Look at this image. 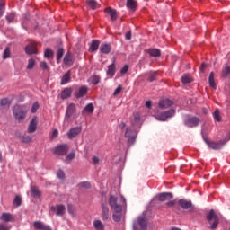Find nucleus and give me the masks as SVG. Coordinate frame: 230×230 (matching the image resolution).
<instances>
[{
  "label": "nucleus",
  "instance_id": "obj_1",
  "mask_svg": "<svg viewBox=\"0 0 230 230\" xmlns=\"http://www.w3.org/2000/svg\"><path fill=\"white\" fill-rule=\"evenodd\" d=\"M28 112V108L24 105L16 104L13 109V113L14 118L18 119V121H22L26 118V113Z\"/></svg>",
  "mask_w": 230,
  "mask_h": 230
},
{
  "label": "nucleus",
  "instance_id": "obj_2",
  "mask_svg": "<svg viewBox=\"0 0 230 230\" xmlns=\"http://www.w3.org/2000/svg\"><path fill=\"white\" fill-rule=\"evenodd\" d=\"M201 122L202 120L199 117L186 115L183 120V125H185V127H188L189 128H195L199 127Z\"/></svg>",
  "mask_w": 230,
  "mask_h": 230
},
{
  "label": "nucleus",
  "instance_id": "obj_3",
  "mask_svg": "<svg viewBox=\"0 0 230 230\" xmlns=\"http://www.w3.org/2000/svg\"><path fill=\"white\" fill-rule=\"evenodd\" d=\"M207 220L210 224V229H217L220 222V218L215 213V210H210L207 215Z\"/></svg>",
  "mask_w": 230,
  "mask_h": 230
},
{
  "label": "nucleus",
  "instance_id": "obj_4",
  "mask_svg": "<svg viewBox=\"0 0 230 230\" xmlns=\"http://www.w3.org/2000/svg\"><path fill=\"white\" fill-rule=\"evenodd\" d=\"M69 152V146L67 144L59 145L54 149L56 155H66Z\"/></svg>",
  "mask_w": 230,
  "mask_h": 230
},
{
  "label": "nucleus",
  "instance_id": "obj_5",
  "mask_svg": "<svg viewBox=\"0 0 230 230\" xmlns=\"http://www.w3.org/2000/svg\"><path fill=\"white\" fill-rule=\"evenodd\" d=\"M82 133V127H75L69 129L66 133L68 139H75V137H78Z\"/></svg>",
  "mask_w": 230,
  "mask_h": 230
},
{
  "label": "nucleus",
  "instance_id": "obj_6",
  "mask_svg": "<svg viewBox=\"0 0 230 230\" xmlns=\"http://www.w3.org/2000/svg\"><path fill=\"white\" fill-rule=\"evenodd\" d=\"M124 136L128 139V143H129V145H134V143H136V134L132 128H127Z\"/></svg>",
  "mask_w": 230,
  "mask_h": 230
},
{
  "label": "nucleus",
  "instance_id": "obj_7",
  "mask_svg": "<svg viewBox=\"0 0 230 230\" xmlns=\"http://www.w3.org/2000/svg\"><path fill=\"white\" fill-rule=\"evenodd\" d=\"M51 211H53L58 217H62L66 213V206L57 205L51 207Z\"/></svg>",
  "mask_w": 230,
  "mask_h": 230
},
{
  "label": "nucleus",
  "instance_id": "obj_8",
  "mask_svg": "<svg viewBox=\"0 0 230 230\" xmlns=\"http://www.w3.org/2000/svg\"><path fill=\"white\" fill-rule=\"evenodd\" d=\"M137 225L140 226L141 229L146 230L147 227L146 219L144 217H138L137 221L133 224L134 230H137Z\"/></svg>",
  "mask_w": 230,
  "mask_h": 230
},
{
  "label": "nucleus",
  "instance_id": "obj_9",
  "mask_svg": "<svg viewBox=\"0 0 230 230\" xmlns=\"http://www.w3.org/2000/svg\"><path fill=\"white\" fill-rule=\"evenodd\" d=\"M75 112H76V104L70 103L66 108L65 119H69V118H71Z\"/></svg>",
  "mask_w": 230,
  "mask_h": 230
},
{
  "label": "nucleus",
  "instance_id": "obj_10",
  "mask_svg": "<svg viewBox=\"0 0 230 230\" xmlns=\"http://www.w3.org/2000/svg\"><path fill=\"white\" fill-rule=\"evenodd\" d=\"M178 204L182 209H193V203L190 200L180 199Z\"/></svg>",
  "mask_w": 230,
  "mask_h": 230
},
{
  "label": "nucleus",
  "instance_id": "obj_11",
  "mask_svg": "<svg viewBox=\"0 0 230 230\" xmlns=\"http://www.w3.org/2000/svg\"><path fill=\"white\" fill-rule=\"evenodd\" d=\"M123 211L122 207H117L115 210H113V220L114 222H121V213Z\"/></svg>",
  "mask_w": 230,
  "mask_h": 230
},
{
  "label": "nucleus",
  "instance_id": "obj_12",
  "mask_svg": "<svg viewBox=\"0 0 230 230\" xmlns=\"http://www.w3.org/2000/svg\"><path fill=\"white\" fill-rule=\"evenodd\" d=\"M0 220L8 224V222H15V217H13V215L4 212L1 215Z\"/></svg>",
  "mask_w": 230,
  "mask_h": 230
},
{
  "label": "nucleus",
  "instance_id": "obj_13",
  "mask_svg": "<svg viewBox=\"0 0 230 230\" xmlns=\"http://www.w3.org/2000/svg\"><path fill=\"white\" fill-rule=\"evenodd\" d=\"M172 105H173V101L170 99H164L159 102V109H168Z\"/></svg>",
  "mask_w": 230,
  "mask_h": 230
},
{
  "label": "nucleus",
  "instance_id": "obj_14",
  "mask_svg": "<svg viewBox=\"0 0 230 230\" xmlns=\"http://www.w3.org/2000/svg\"><path fill=\"white\" fill-rule=\"evenodd\" d=\"M25 53L27 55H36L37 53V45L35 43H31L25 47Z\"/></svg>",
  "mask_w": 230,
  "mask_h": 230
},
{
  "label": "nucleus",
  "instance_id": "obj_15",
  "mask_svg": "<svg viewBox=\"0 0 230 230\" xmlns=\"http://www.w3.org/2000/svg\"><path fill=\"white\" fill-rule=\"evenodd\" d=\"M112 50V47H111V44L109 43H102L100 46V53H102V55H109L111 51Z\"/></svg>",
  "mask_w": 230,
  "mask_h": 230
},
{
  "label": "nucleus",
  "instance_id": "obj_16",
  "mask_svg": "<svg viewBox=\"0 0 230 230\" xmlns=\"http://www.w3.org/2000/svg\"><path fill=\"white\" fill-rule=\"evenodd\" d=\"M171 199H173V194L171 192H163L158 194V200L160 202H164L166 200H170Z\"/></svg>",
  "mask_w": 230,
  "mask_h": 230
},
{
  "label": "nucleus",
  "instance_id": "obj_17",
  "mask_svg": "<svg viewBox=\"0 0 230 230\" xmlns=\"http://www.w3.org/2000/svg\"><path fill=\"white\" fill-rule=\"evenodd\" d=\"M110 208L114 211L116 208H121V205H118V199L113 195L109 198Z\"/></svg>",
  "mask_w": 230,
  "mask_h": 230
},
{
  "label": "nucleus",
  "instance_id": "obj_18",
  "mask_svg": "<svg viewBox=\"0 0 230 230\" xmlns=\"http://www.w3.org/2000/svg\"><path fill=\"white\" fill-rule=\"evenodd\" d=\"M33 226H34V228H36L38 230H52L51 226L45 225L44 223H42L40 221H35L33 223Z\"/></svg>",
  "mask_w": 230,
  "mask_h": 230
},
{
  "label": "nucleus",
  "instance_id": "obj_19",
  "mask_svg": "<svg viewBox=\"0 0 230 230\" xmlns=\"http://www.w3.org/2000/svg\"><path fill=\"white\" fill-rule=\"evenodd\" d=\"M104 12L110 15L111 21H116V19H118L116 9H112V7H107Z\"/></svg>",
  "mask_w": 230,
  "mask_h": 230
},
{
  "label": "nucleus",
  "instance_id": "obj_20",
  "mask_svg": "<svg viewBox=\"0 0 230 230\" xmlns=\"http://www.w3.org/2000/svg\"><path fill=\"white\" fill-rule=\"evenodd\" d=\"M35 130H37V117L32 118L28 128V132L30 134H33Z\"/></svg>",
  "mask_w": 230,
  "mask_h": 230
},
{
  "label": "nucleus",
  "instance_id": "obj_21",
  "mask_svg": "<svg viewBox=\"0 0 230 230\" xmlns=\"http://www.w3.org/2000/svg\"><path fill=\"white\" fill-rule=\"evenodd\" d=\"M63 62L65 66H73V54H71V52H67L63 59Z\"/></svg>",
  "mask_w": 230,
  "mask_h": 230
},
{
  "label": "nucleus",
  "instance_id": "obj_22",
  "mask_svg": "<svg viewBox=\"0 0 230 230\" xmlns=\"http://www.w3.org/2000/svg\"><path fill=\"white\" fill-rule=\"evenodd\" d=\"M71 94H73V89L65 88L61 92V100H67V98H71Z\"/></svg>",
  "mask_w": 230,
  "mask_h": 230
},
{
  "label": "nucleus",
  "instance_id": "obj_23",
  "mask_svg": "<svg viewBox=\"0 0 230 230\" xmlns=\"http://www.w3.org/2000/svg\"><path fill=\"white\" fill-rule=\"evenodd\" d=\"M102 220H109V208L104 203L102 204Z\"/></svg>",
  "mask_w": 230,
  "mask_h": 230
},
{
  "label": "nucleus",
  "instance_id": "obj_24",
  "mask_svg": "<svg viewBox=\"0 0 230 230\" xmlns=\"http://www.w3.org/2000/svg\"><path fill=\"white\" fill-rule=\"evenodd\" d=\"M31 195L34 199H39L42 195V192L39 190V188H37V186H31Z\"/></svg>",
  "mask_w": 230,
  "mask_h": 230
},
{
  "label": "nucleus",
  "instance_id": "obj_25",
  "mask_svg": "<svg viewBox=\"0 0 230 230\" xmlns=\"http://www.w3.org/2000/svg\"><path fill=\"white\" fill-rule=\"evenodd\" d=\"M126 6L128 10H131V12H136V9L137 8V2L135 0H127Z\"/></svg>",
  "mask_w": 230,
  "mask_h": 230
},
{
  "label": "nucleus",
  "instance_id": "obj_26",
  "mask_svg": "<svg viewBox=\"0 0 230 230\" xmlns=\"http://www.w3.org/2000/svg\"><path fill=\"white\" fill-rule=\"evenodd\" d=\"M85 94H87V87L85 86H82L75 93V98H83V96H85Z\"/></svg>",
  "mask_w": 230,
  "mask_h": 230
},
{
  "label": "nucleus",
  "instance_id": "obj_27",
  "mask_svg": "<svg viewBox=\"0 0 230 230\" xmlns=\"http://www.w3.org/2000/svg\"><path fill=\"white\" fill-rule=\"evenodd\" d=\"M98 48H100V40H93L90 45V51L95 53V51H98Z\"/></svg>",
  "mask_w": 230,
  "mask_h": 230
},
{
  "label": "nucleus",
  "instance_id": "obj_28",
  "mask_svg": "<svg viewBox=\"0 0 230 230\" xmlns=\"http://www.w3.org/2000/svg\"><path fill=\"white\" fill-rule=\"evenodd\" d=\"M93 112H94V105L89 103L84 108L82 114H93Z\"/></svg>",
  "mask_w": 230,
  "mask_h": 230
},
{
  "label": "nucleus",
  "instance_id": "obj_29",
  "mask_svg": "<svg viewBox=\"0 0 230 230\" xmlns=\"http://www.w3.org/2000/svg\"><path fill=\"white\" fill-rule=\"evenodd\" d=\"M207 145H208V147L212 150H220L222 148V144L217 143V142H209L206 141Z\"/></svg>",
  "mask_w": 230,
  "mask_h": 230
},
{
  "label": "nucleus",
  "instance_id": "obj_30",
  "mask_svg": "<svg viewBox=\"0 0 230 230\" xmlns=\"http://www.w3.org/2000/svg\"><path fill=\"white\" fill-rule=\"evenodd\" d=\"M107 75L108 76H111V78L116 75V66L114 62L108 66Z\"/></svg>",
  "mask_w": 230,
  "mask_h": 230
},
{
  "label": "nucleus",
  "instance_id": "obj_31",
  "mask_svg": "<svg viewBox=\"0 0 230 230\" xmlns=\"http://www.w3.org/2000/svg\"><path fill=\"white\" fill-rule=\"evenodd\" d=\"M71 80V71L66 73L61 79V85H66Z\"/></svg>",
  "mask_w": 230,
  "mask_h": 230
},
{
  "label": "nucleus",
  "instance_id": "obj_32",
  "mask_svg": "<svg viewBox=\"0 0 230 230\" xmlns=\"http://www.w3.org/2000/svg\"><path fill=\"white\" fill-rule=\"evenodd\" d=\"M93 227L95 230H105V225L101 220H94Z\"/></svg>",
  "mask_w": 230,
  "mask_h": 230
},
{
  "label": "nucleus",
  "instance_id": "obj_33",
  "mask_svg": "<svg viewBox=\"0 0 230 230\" xmlns=\"http://www.w3.org/2000/svg\"><path fill=\"white\" fill-rule=\"evenodd\" d=\"M208 84L212 89H217V83H215V73L211 72L208 77Z\"/></svg>",
  "mask_w": 230,
  "mask_h": 230
},
{
  "label": "nucleus",
  "instance_id": "obj_34",
  "mask_svg": "<svg viewBox=\"0 0 230 230\" xmlns=\"http://www.w3.org/2000/svg\"><path fill=\"white\" fill-rule=\"evenodd\" d=\"M148 53L151 57H154L155 58L161 57V50L159 49H150L148 50Z\"/></svg>",
  "mask_w": 230,
  "mask_h": 230
},
{
  "label": "nucleus",
  "instance_id": "obj_35",
  "mask_svg": "<svg viewBox=\"0 0 230 230\" xmlns=\"http://www.w3.org/2000/svg\"><path fill=\"white\" fill-rule=\"evenodd\" d=\"M55 53L51 50V49H46L44 51V57L45 58H53Z\"/></svg>",
  "mask_w": 230,
  "mask_h": 230
},
{
  "label": "nucleus",
  "instance_id": "obj_36",
  "mask_svg": "<svg viewBox=\"0 0 230 230\" xmlns=\"http://www.w3.org/2000/svg\"><path fill=\"white\" fill-rule=\"evenodd\" d=\"M100 75H93L90 77V82L93 84V85H98V84H100Z\"/></svg>",
  "mask_w": 230,
  "mask_h": 230
},
{
  "label": "nucleus",
  "instance_id": "obj_37",
  "mask_svg": "<svg viewBox=\"0 0 230 230\" xmlns=\"http://www.w3.org/2000/svg\"><path fill=\"white\" fill-rule=\"evenodd\" d=\"M64 57V49L58 48L57 51V60L58 64H59L60 60H62V58Z\"/></svg>",
  "mask_w": 230,
  "mask_h": 230
},
{
  "label": "nucleus",
  "instance_id": "obj_38",
  "mask_svg": "<svg viewBox=\"0 0 230 230\" xmlns=\"http://www.w3.org/2000/svg\"><path fill=\"white\" fill-rule=\"evenodd\" d=\"M11 55H12V52L9 47H6L3 53V59L6 60L7 58H10Z\"/></svg>",
  "mask_w": 230,
  "mask_h": 230
},
{
  "label": "nucleus",
  "instance_id": "obj_39",
  "mask_svg": "<svg viewBox=\"0 0 230 230\" xmlns=\"http://www.w3.org/2000/svg\"><path fill=\"white\" fill-rule=\"evenodd\" d=\"M87 4L92 8V10H96V8H98V3H96V0H88Z\"/></svg>",
  "mask_w": 230,
  "mask_h": 230
},
{
  "label": "nucleus",
  "instance_id": "obj_40",
  "mask_svg": "<svg viewBox=\"0 0 230 230\" xmlns=\"http://www.w3.org/2000/svg\"><path fill=\"white\" fill-rule=\"evenodd\" d=\"M155 118L157 119V121H166L168 119L164 112H162L159 115H155Z\"/></svg>",
  "mask_w": 230,
  "mask_h": 230
},
{
  "label": "nucleus",
  "instance_id": "obj_41",
  "mask_svg": "<svg viewBox=\"0 0 230 230\" xmlns=\"http://www.w3.org/2000/svg\"><path fill=\"white\" fill-rule=\"evenodd\" d=\"M164 114H165V117L167 118H173L175 116V110L171 109L169 111H164Z\"/></svg>",
  "mask_w": 230,
  "mask_h": 230
},
{
  "label": "nucleus",
  "instance_id": "obj_42",
  "mask_svg": "<svg viewBox=\"0 0 230 230\" xmlns=\"http://www.w3.org/2000/svg\"><path fill=\"white\" fill-rule=\"evenodd\" d=\"M181 82H182V84H191V82H193V80L190 77L189 75H184L181 77Z\"/></svg>",
  "mask_w": 230,
  "mask_h": 230
},
{
  "label": "nucleus",
  "instance_id": "obj_43",
  "mask_svg": "<svg viewBox=\"0 0 230 230\" xmlns=\"http://www.w3.org/2000/svg\"><path fill=\"white\" fill-rule=\"evenodd\" d=\"M148 81L154 82L155 81V78H157V73L156 72H149L148 74Z\"/></svg>",
  "mask_w": 230,
  "mask_h": 230
},
{
  "label": "nucleus",
  "instance_id": "obj_44",
  "mask_svg": "<svg viewBox=\"0 0 230 230\" xmlns=\"http://www.w3.org/2000/svg\"><path fill=\"white\" fill-rule=\"evenodd\" d=\"M4 0H0V17H3L4 15V6H5Z\"/></svg>",
  "mask_w": 230,
  "mask_h": 230
},
{
  "label": "nucleus",
  "instance_id": "obj_45",
  "mask_svg": "<svg viewBox=\"0 0 230 230\" xmlns=\"http://www.w3.org/2000/svg\"><path fill=\"white\" fill-rule=\"evenodd\" d=\"M228 75H230V66H226L222 69V76L227 78Z\"/></svg>",
  "mask_w": 230,
  "mask_h": 230
},
{
  "label": "nucleus",
  "instance_id": "obj_46",
  "mask_svg": "<svg viewBox=\"0 0 230 230\" xmlns=\"http://www.w3.org/2000/svg\"><path fill=\"white\" fill-rule=\"evenodd\" d=\"M35 67V59L31 58L28 61L27 69L30 71Z\"/></svg>",
  "mask_w": 230,
  "mask_h": 230
},
{
  "label": "nucleus",
  "instance_id": "obj_47",
  "mask_svg": "<svg viewBox=\"0 0 230 230\" xmlns=\"http://www.w3.org/2000/svg\"><path fill=\"white\" fill-rule=\"evenodd\" d=\"M213 116H214V119H216V121H218V122L222 121V117H220V111L216 110L214 111Z\"/></svg>",
  "mask_w": 230,
  "mask_h": 230
},
{
  "label": "nucleus",
  "instance_id": "obj_48",
  "mask_svg": "<svg viewBox=\"0 0 230 230\" xmlns=\"http://www.w3.org/2000/svg\"><path fill=\"white\" fill-rule=\"evenodd\" d=\"M13 204L14 206H17V208H19V206L22 204V198H21V196H16L14 198Z\"/></svg>",
  "mask_w": 230,
  "mask_h": 230
},
{
  "label": "nucleus",
  "instance_id": "obj_49",
  "mask_svg": "<svg viewBox=\"0 0 230 230\" xmlns=\"http://www.w3.org/2000/svg\"><path fill=\"white\" fill-rule=\"evenodd\" d=\"M6 21L10 23V22H13V21H15V13H11L9 14L6 15Z\"/></svg>",
  "mask_w": 230,
  "mask_h": 230
},
{
  "label": "nucleus",
  "instance_id": "obj_50",
  "mask_svg": "<svg viewBox=\"0 0 230 230\" xmlns=\"http://www.w3.org/2000/svg\"><path fill=\"white\" fill-rule=\"evenodd\" d=\"M21 140L22 141V143H31V137L28 135H23L22 136Z\"/></svg>",
  "mask_w": 230,
  "mask_h": 230
},
{
  "label": "nucleus",
  "instance_id": "obj_51",
  "mask_svg": "<svg viewBox=\"0 0 230 230\" xmlns=\"http://www.w3.org/2000/svg\"><path fill=\"white\" fill-rule=\"evenodd\" d=\"M40 67H41V69H43L44 71H49V66H48V63H46V61H41L40 63Z\"/></svg>",
  "mask_w": 230,
  "mask_h": 230
},
{
  "label": "nucleus",
  "instance_id": "obj_52",
  "mask_svg": "<svg viewBox=\"0 0 230 230\" xmlns=\"http://www.w3.org/2000/svg\"><path fill=\"white\" fill-rule=\"evenodd\" d=\"M0 105L2 107H6V105H10V100L8 98H4L0 101Z\"/></svg>",
  "mask_w": 230,
  "mask_h": 230
},
{
  "label": "nucleus",
  "instance_id": "obj_53",
  "mask_svg": "<svg viewBox=\"0 0 230 230\" xmlns=\"http://www.w3.org/2000/svg\"><path fill=\"white\" fill-rule=\"evenodd\" d=\"M133 116L135 123H139L141 121V115L139 112L134 113Z\"/></svg>",
  "mask_w": 230,
  "mask_h": 230
},
{
  "label": "nucleus",
  "instance_id": "obj_54",
  "mask_svg": "<svg viewBox=\"0 0 230 230\" xmlns=\"http://www.w3.org/2000/svg\"><path fill=\"white\" fill-rule=\"evenodd\" d=\"M81 188H85L86 190L91 189V183L88 181H83L79 184Z\"/></svg>",
  "mask_w": 230,
  "mask_h": 230
},
{
  "label": "nucleus",
  "instance_id": "obj_55",
  "mask_svg": "<svg viewBox=\"0 0 230 230\" xmlns=\"http://www.w3.org/2000/svg\"><path fill=\"white\" fill-rule=\"evenodd\" d=\"M57 175L58 179H66V173L61 169L58 171Z\"/></svg>",
  "mask_w": 230,
  "mask_h": 230
},
{
  "label": "nucleus",
  "instance_id": "obj_56",
  "mask_svg": "<svg viewBox=\"0 0 230 230\" xmlns=\"http://www.w3.org/2000/svg\"><path fill=\"white\" fill-rule=\"evenodd\" d=\"M67 210L69 215H71L72 217H75V208L73 207V205H68Z\"/></svg>",
  "mask_w": 230,
  "mask_h": 230
},
{
  "label": "nucleus",
  "instance_id": "obj_57",
  "mask_svg": "<svg viewBox=\"0 0 230 230\" xmlns=\"http://www.w3.org/2000/svg\"><path fill=\"white\" fill-rule=\"evenodd\" d=\"M75 153H69L66 157V161H67L69 163V161H73V159H75Z\"/></svg>",
  "mask_w": 230,
  "mask_h": 230
},
{
  "label": "nucleus",
  "instance_id": "obj_58",
  "mask_svg": "<svg viewBox=\"0 0 230 230\" xmlns=\"http://www.w3.org/2000/svg\"><path fill=\"white\" fill-rule=\"evenodd\" d=\"M38 110H39V102H34L31 107L32 114H35V112H37Z\"/></svg>",
  "mask_w": 230,
  "mask_h": 230
},
{
  "label": "nucleus",
  "instance_id": "obj_59",
  "mask_svg": "<svg viewBox=\"0 0 230 230\" xmlns=\"http://www.w3.org/2000/svg\"><path fill=\"white\" fill-rule=\"evenodd\" d=\"M92 161H93V164L96 166V165L100 164V162H101L102 160H101L100 157H98V156H93V157L92 158Z\"/></svg>",
  "mask_w": 230,
  "mask_h": 230
},
{
  "label": "nucleus",
  "instance_id": "obj_60",
  "mask_svg": "<svg viewBox=\"0 0 230 230\" xmlns=\"http://www.w3.org/2000/svg\"><path fill=\"white\" fill-rule=\"evenodd\" d=\"M128 73V66L125 65L121 69H120V75H127Z\"/></svg>",
  "mask_w": 230,
  "mask_h": 230
},
{
  "label": "nucleus",
  "instance_id": "obj_61",
  "mask_svg": "<svg viewBox=\"0 0 230 230\" xmlns=\"http://www.w3.org/2000/svg\"><path fill=\"white\" fill-rule=\"evenodd\" d=\"M12 226H8V225H4V223L0 224V230H10Z\"/></svg>",
  "mask_w": 230,
  "mask_h": 230
},
{
  "label": "nucleus",
  "instance_id": "obj_62",
  "mask_svg": "<svg viewBox=\"0 0 230 230\" xmlns=\"http://www.w3.org/2000/svg\"><path fill=\"white\" fill-rule=\"evenodd\" d=\"M123 88H121V86L119 85L113 93V96H118V94H119V93H121Z\"/></svg>",
  "mask_w": 230,
  "mask_h": 230
},
{
  "label": "nucleus",
  "instance_id": "obj_63",
  "mask_svg": "<svg viewBox=\"0 0 230 230\" xmlns=\"http://www.w3.org/2000/svg\"><path fill=\"white\" fill-rule=\"evenodd\" d=\"M52 139H55V137H58V129H54L51 135Z\"/></svg>",
  "mask_w": 230,
  "mask_h": 230
},
{
  "label": "nucleus",
  "instance_id": "obj_64",
  "mask_svg": "<svg viewBox=\"0 0 230 230\" xmlns=\"http://www.w3.org/2000/svg\"><path fill=\"white\" fill-rule=\"evenodd\" d=\"M167 208H173L175 206V201H169L166 203Z\"/></svg>",
  "mask_w": 230,
  "mask_h": 230
}]
</instances>
